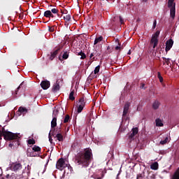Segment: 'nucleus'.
<instances>
[{
	"instance_id": "obj_1",
	"label": "nucleus",
	"mask_w": 179,
	"mask_h": 179,
	"mask_svg": "<svg viewBox=\"0 0 179 179\" xmlns=\"http://www.w3.org/2000/svg\"><path fill=\"white\" fill-rule=\"evenodd\" d=\"M93 159L92 150L90 148L80 151L75 157V162L83 167H88Z\"/></svg>"
},
{
	"instance_id": "obj_2",
	"label": "nucleus",
	"mask_w": 179,
	"mask_h": 179,
	"mask_svg": "<svg viewBox=\"0 0 179 179\" xmlns=\"http://www.w3.org/2000/svg\"><path fill=\"white\" fill-rule=\"evenodd\" d=\"M160 32L159 30L156 31V33L152 35V38L150 40V48H152V50L157 48L159 44V36Z\"/></svg>"
},
{
	"instance_id": "obj_3",
	"label": "nucleus",
	"mask_w": 179,
	"mask_h": 179,
	"mask_svg": "<svg viewBox=\"0 0 179 179\" xmlns=\"http://www.w3.org/2000/svg\"><path fill=\"white\" fill-rule=\"evenodd\" d=\"M20 134H15L10 131H7L4 133L5 141H13V140H20Z\"/></svg>"
},
{
	"instance_id": "obj_4",
	"label": "nucleus",
	"mask_w": 179,
	"mask_h": 179,
	"mask_svg": "<svg viewBox=\"0 0 179 179\" xmlns=\"http://www.w3.org/2000/svg\"><path fill=\"white\" fill-rule=\"evenodd\" d=\"M87 101L85 99L84 96H81L78 102V109L77 112L78 113H81L83 110V108L85 107Z\"/></svg>"
},
{
	"instance_id": "obj_5",
	"label": "nucleus",
	"mask_w": 179,
	"mask_h": 179,
	"mask_svg": "<svg viewBox=\"0 0 179 179\" xmlns=\"http://www.w3.org/2000/svg\"><path fill=\"white\" fill-rule=\"evenodd\" d=\"M67 167V164H66L64 158H60L57 160L56 164V169L63 171L64 169Z\"/></svg>"
},
{
	"instance_id": "obj_6",
	"label": "nucleus",
	"mask_w": 179,
	"mask_h": 179,
	"mask_svg": "<svg viewBox=\"0 0 179 179\" xmlns=\"http://www.w3.org/2000/svg\"><path fill=\"white\" fill-rule=\"evenodd\" d=\"M131 107V102L127 101L123 107V115H122V119L127 120L128 117L126 118L127 115L129 113V108Z\"/></svg>"
},
{
	"instance_id": "obj_7",
	"label": "nucleus",
	"mask_w": 179,
	"mask_h": 179,
	"mask_svg": "<svg viewBox=\"0 0 179 179\" xmlns=\"http://www.w3.org/2000/svg\"><path fill=\"white\" fill-rule=\"evenodd\" d=\"M62 123L59 126L55 127L53 129H51V136H55L56 135L62 133Z\"/></svg>"
},
{
	"instance_id": "obj_8",
	"label": "nucleus",
	"mask_w": 179,
	"mask_h": 179,
	"mask_svg": "<svg viewBox=\"0 0 179 179\" xmlns=\"http://www.w3.org/2000/svg\"><path fill=\"white\" fill-rule=\"evenodd\" d=\"M101 53L98 52L97 50L94 49V50L90 55V59L92 62L96 60L95 57L100 56Z\"/></svg>"
},
{
	"instance_id": "obj_9",
	"label": "nucleus",
	"mask_w": 179,
	"mask_h": 179,
	"mask_svg": "<svg viewBox=\"0 0 179 179\" xmlns=\"http://www.w3.org/2000/svg\"><path fill=\"white\" fill-rule=\"evenodd\" d=\"M173 45V39H169L166 41V47H165V51L166 52H168L169 50H170Z\"/></svg>"
},
{
	"instance_id": "obj_10",
	"label": "nucleus",
	"mask_w": 179,
	"mask_h": 179,
	"mask_svg": "<svg viewBox=\"0 0 179 179\" xmlns=\"http://www.w3.org/2000/svg\"><path fill=\"white\" fill-rule=\"evenodd\" d=\"M41 87L43 90H48V89H49L50 87V81H48V80L42 81L41 83Z\"/></svg>"
},
{
	"instance_id": "obj_11",
	"label": "nucleus",
	"mask_w": 179,
	"mask_h": 179,
	"mask_svg": "<svg viewBox=\"0 0 179 179\" xmlns=\"http://www.w3.org/2000/svg\"><path fill=\"white\" fill-rule=\"evenodd\" d=\"M19 140L20 139H13V141L8 145V147L10 148L18 147L20 145Z\"/></svg>"
},
{
	"instance_id": "obj_12",
	"label": "nucleus",
	"mask_w": 179,
	"mask_h": 179,
	"mask_svg": "<svg viewBox=\"0 0 179 179\" xmlns=\"http://www.w3.org/2000/svg\"><path fill=\"white\" fill-rule=\"evenodd\" d=\"M22 169V165L20 164V162H16L15 164L13 165V171H20Z\"/></svg>"
},
{
	"instance_id": "obj_13",
	"label": "nucleus",
	"mask_w": 179,
	"mask_h": 179,
	"mask_svg": "<svg viewBox=\"0 0 179 179\" xmlns=\"http://www.w3.org/2000/svg\"><path fill=\"white\" fill-rule=\"evenodd\" d=\"M59 89H60L59 82V80H57L56 83L52 86V91L53 92H57L59 90Z\"/></svg>"
},
{
	"instance_id": "obj_14",
	"label": "nucleus",
	"mask_w": 179,
	"mask_h": 179,
	"mask_svg": "<svg viewBox=\"0 0 179 179\" xmlns=\"http://www.w3.org/2000/svg\"><path fill=\"white\" fill-rule=\"evenodd\" d=\"M57 115H55V117L52 118V120L51 121V129H52V130H53L54 128H55L57 127Z\"/></svg>"
},
{
	"instance_id": "obj_15",
	"label": "nucleus",
	"mask_w": 179,
	"mask_h": 179,
	"mask_svg": "<svg viewBox=\"0 0 179 179\" xmlns=\"http://www.w3.org/2000/svg\"><path fill=\"white\" fill-rule=\"evenodd\" d=\"M59 50H60L59 48H57V49H56V50L50 52V60H53L55 58L57 55H58Z\"/></svg>"
},
{
	"instance_id": "obj_16",
	"label": "nucleus",
	"mask_w": 179,
	"mask_h": 179,
	"mask_svg": "<svg viewBox=\"0 0 179 179\" xmlns=\"http://www.w3.org/2000/svg\"><path fill=\"white\" fill-rule=\"evenodd\" d=\"M43 15L44 17H48V19H50V17H54V14H52L51 10L45 11Z\"/></svg>"
},
{
	"instance_id": "obj_17",
	"label": "nucleus",
	"mask_w": 179,
	"mask_h": 179,
	"mask_svg": "<svg viewBox=\"0 0 179 179\" xmlns=\"http://www.w3.org/2000/svg\"><path fill=\"white\" fill-rule=\"evenodd\" d=\"M176 16V3L171 8V17L173 20Z\"/></svg>"
},
{
	"instance_id": "obj_18",
	"label": "nucleus",
	"mask_w": 179,
	"mask_h": 179,
	"mask_svg": "<svg viewBox=\"0 0 179 179\" xmlns=\"http://www.w3.org/2000/svg\"><path fill=\"white\" fill-rule=\"evenodd\" d=\"M27 157H36V154L34 153V150H31V149H28L27 150Z\"/></svg>"
},
{
	"instance_id": "obj_19",
	"label": "nucleus",
	"mask_w": 179,
	"mask_h": 179,
	"mask_svg": "<svg viewBox=\"0 0 179 179\" xmlns=\"http://www.w3.org/2000/svg\"><path fill=\"white\" fill-rule=\"evenodd\" d=\"M53 137L57 138V140L60 141V142L64 141V136H63V134L62 133L56 134Z\"/></svg>"
},
{
	"instance_id": "obj_20",
	"label": "nucleus",
	"mask_w": 179,
	"mask_h": 179,
	"mask_svg": "<svg viewBox=\"0 0 179 179\" xmlns=\"http://www.w3.org/2000/svg\"><path fill=\"white\" fill-rule=\"evenodd\" d=\"M164 62H163V64L165 65H171V58H166V57H162Z\"/></svg>"
},
{
	"instance_id": "obj_21",
	"label": "nucleus",
	"mask_w": 179,
	"mask_h": 179,
	"mask_svg": "<svg viewBox=\"0 0 179 179\" xmlns=\"http://www.w3.org/2000/svg\"><path fill=\"white\" fill-rule=\"evenodd\" d=\"M155 122H156V126L157 127H163V126H164V124L163 123L162 119H160V118H157Z\"/></svg>"
},
{
	"instance_id": "obj_22",
	"label": "nucleus",
	"mask_w": 179,
	"mask_h": 179,
	"mask_svg": "<svg viewBox=\"0 0 179 179\" xmlns=\"http://www.w3.org/2000/svg\"><path fill=\"white\" fill-rule=\"evenodd\" d=\"M171 179H179V167L174 172L173 175L171 177Z\"/></svg>"
},
{
	"instance_id": "obj_23",
	"label": "nucleus",
	"mask_w": 179,
	"mask_h": 179,
	"mask_svg": "<svg viewBox=\"0 0 179 179\" xmlns=\"http://www.w3.org/2000/svg\"><path fill=\"white\" fill-rule=\"evenodd\" d=\"M50 12L52 15H57L58 17L59 16V9L57 8H52L50 9Z\"/></svg>"
},
{
	"instance_id": "obj_24",
	"label": "nucleus",
	"mask_w": 179,
	"mask_h": 179,
	"mask_svg": "<svg viewBox=\"0 0 179 179\" xmlns=\"http://www.w3.org/2000/svg\"><path fill=\"white\" fill-rule=\"evenodd\" d=\"M151 169L152 170H157L159 169V164L158 162H155L150 166Z\"/></svg>"
},
{
	"instance_id": "obj_25",
	"label": "nucleus",
	"mask_w": 179,
	"mask_h": 179,
	"mask_svg": "<svg viewBox=\"0 0 179 179\" xmlns=\"http://www.w3.org/2000/svg\"><path fill=\"white\" fill-rule=\"evenodd\" d=\"M159 101H155L153 103H152V108L155 109V110H157L159 108Z\"/></svg>"
},
{
	"instance_id": "obj_26",
	"label": "nucleus",
	"mask_w": 179,
	"mask_h": 179,
	"mask_svg": "<svg viewBox=\"0 0 179 179\" xmlns=\"http://www.w3.org/2000/svg\"><path fill=\"white\" fill-rule=\"evenodd\" d=\"M41 149L38 145H34L32 148V151L35 152H41Z\"/></svg>"
},
{
	"instance_id": "obj_27",
	"label": "nucleus",
	"mask_w": 179,
	"mask_h": 179,
	"mask_svg": "<svg viewBox=\"0 0 179 179\" xmlns=\"http://www.w3.org/2000/svg\"><path fill=\"white\" fill-rule=\"evenodd\" d=\"M175 0H169L168 1V7L169 8H172V7L174 6V4H176V3L174 2Z\"/></svg>"
},
{
	"instance_id": "obj_28",
	"label": "nucleus",
	"mask_w": 179,
	"mask_h": 179,
	"mask_svg": "<svg viewBox=\"0 0 179 179\" xmlns=\"http://www.w3.org/2000/svg\"><path fill=\"white\" fill-rule=\"evenodd\" d=\"M103 40V36H100L99 38H96L94 41V45H96L97 43L101 42Z\"/></svg>"
},
{
	"instance_id": "obj_29",
	"label": "nucleus",
	"mask_w": 179,
	"mask_h": 179,
	"mask_svg": "<svg viewBox=\"0 0 179 179\" xmlns=\"http://www.w3.org/2000/svg\"><path fill=\"white\" fill-rule=\"evenodd\" d=\"M74 93H75V90H74L71 91V92H70L69 99L71 100V101H73V100L76 99L75 96H73Z\"/></svg>"
},
{
	"instance_id": "obj_30",
	"label": "nucleus",
	"mask_w": 179,
	"mask_h": 179,
	"mask_svg": "<svg viewBox=\"0 0 179 179\" xmlns=\"http://www.w3.org/2000/svg\"><path fill=\"white\" fill-rule=\"evenodd\" d=\"M78 55L81 56L80 59H85L87 58V56L85 52H83L82 50L78 53Z\"/></svg>"
},
{
	"instance_id": "obj_31",
	"label": "nucleus",
	"mask_w": 179,
	"mask_h": 179,
	"mask_svg": "<svg viewBox=\"0 0 179 179\" xmlns=\"http://www.w3.org/2000/svg\"><path fill=\"white\" fill-rule=\"evenodd\" d=\"M20 88H22V90H24L26 89V83L24 82H22L19 87H17V91L20 90Z\"/></svg>"
},
{
	"instance_id": "obj_32",
	"label": "nucleus",
	"mask_w": 179,
	"mask_h": 179,
	"mask_svg": "<svg viewBox=\"0 0 179 179\" xmlns=\"http://www.w3.org/2000/svg\"><path fill=\"white\" fill-rule=\"evenodd\" d=\"M25 173H22V175H19L16 177L17 179H27V176L24 175Z\"/></svg>"
},
{
	"instance_id": "obj_33",
	"label": "nucleus",
	"mask_w": 179,
	"mask_h": 179,
	"mask_svg": "<svg viewBox=\"0 0 179 179\" xmlns=\"http://www.w3.org/2000/svg\"><path fill=\"white\" fill-rule=\"evenodd\" d=\"M35 143H36V141L34 138L27 140V144L29 145H35Z\"/></svg>"
},
{
	"instance_id": "obj_34",
	"label": "nucleus",
	"mask_w": 179,
	"mask_h": 179,
	"mask_svg": "<svg viewBox=\"0 0 179 179\" xmlns=\"http://www.w3.org/2000/svg\"><path fill=\"white\" fill-rule=\"evenodd\" d=\"M64 20H65L66 22L71 21V15L70 14L66 15V16L64 17Z\"/></svg>"
},
{
	"instance_id": "obj_35",
	"label": "nucleus",
	"mask_w": 179,
	"mask_h": 179,
	"mask_svg": "<svg viewBox=\"0 0 179 179\" xmlns=\"http://www.w3.org/2000/svg\"><path fill=\"white\" fill-rule=\"evenodd\" d=\"M18 111L20 113H27V109H26V108L24 107H22L20 106L18 109Z\"/></svg>"
},
{
	"instance_id": "obj_36",
	"label": "nucleus",
	"mask_w": 179,
	"mask_h": 179,
	"mask_svg": "<svg viewBox=\"0 0 179 179\" xmlns=\"http://www.w3.org/2000/svg\"><path fill=\"white\" fill-rule=\"evenodd\" d=\"M5 132H8V131L6 130L4 127H3L2 129H0L1 140H2V136L4 138V133H5Z\"/></svg>"
},
{
	"instance_id": "obj_37",
	"label": "nucleus",
	"mask_w": 179,
	"mask_h": 179,
	"mask_svg": "<svg viewBox=\"0 0 179 179\" xmlns=\"http://www.w3.org/2000/svg\"><path fill=\"white\" fill-rule=\"evenodd\" d=\"M157 78H159L160 83L164 82V78L162 76L160 72H157Z\"/></svg>"
},
{
	"instance_id": "obj_38",
	"label": "nucleus",
	"mask_w": 179,
	"mask_h": 179,
	"mask_svg": "<svg viewBox=\"0 0 179 179\" xmlns=\"http://www.w3.org/2000/svg\"><path fill=\"white\" fill-rule=\"evenodd\" d=\"M169 141V137H166L164 140L161 141L160 143L162 145H166V143Z\"/></svg>"
},
{
	"instance_id": "obj_39",
	"label": "nucleus",
	"mask_w": 179,
	"mask_h": 179,
	"mask_svg": "<svg viewBox=\"0 0 179 179\" xmlns=\"http://www.w3.org/2000/svg\"><path fill=\"white\" fill-rule=\"evenodd\" d=\"M66 168H67V169L69 170V171L66 172L67 174L72 173V171H73V167L72 166H71L70 165H69V166L67 165L66 166Z\"/></svg>"
},
{
	"instance_id": "obj_40",
	"label": "nucleus",
	"mask_w": 179,
	"mask_h": 179,
	"mask_svg": "<svg viewBox=\"0 0 179 179\" xmlns=\"http://www.w3.org/2000/svg\"><path fill=\"white\" fill-rule=\"evenodd\" d=\"M70 121V116L69 115H66L65 118L64 120V124H66Z\"/></svg>"
},
{
	"instance_id": "obj_41",
	"label": "nucleus",
	"mask_w": 179,
	"mask_h": 179,
	"mask_svg": "<svg viewBox=\"0 0 179 179\" xmlns=\"http://www.w3.org/2000/svg\"><path fill=\"white\" fill-rule=\"evenodd\" d=\"M62 58L64 59H67L69 58V52L66 51L64 52V55H62Z\"/></svg>"
},
{
	"instance_id": "obj_42",
	"label": "nucleus",
	"mask_w": 179,
	"mask_h": 179,
	"mask_svg": "<svg viewBox=\"0 0 179 179\" xmlns=\"http://www.w3.org/2000/svg\"><path fill=\"white\" fill-rule=\"evenodd\" d=\"M140 178H145V172H142L141 173H139V175H137V179Z\"/></svg>"
},
{
	"instance_id": "obj_43",
	"label": "nucleus",
	"mask_w": 179,
	"mask_h": 179,
	"mask_svg": "<svg viewBox=\"0 0 179 179\" xmlns=\"http://www.w3.org/2000/svg\"><path fill=\"white\" fill-rule=\"evenodd\" d=\"M100 68H101L100 66H98L95 67V69H94V75H96L97 73L99 72Z\"/></svg>"
},
{
	"instance_id": "obj_44",
	"label": "nucleus",
	"mask_w": 179,
	"mask_h": 179,
	"mask_svg": "<svg viewBox=\"0 0 179 179\" xmlns=\"http://www.w3.org/2000/svg\"><path fill=\"white\" fill-rule=\"evenodd\" d=\"M132 132H133V134H134L135 136L137 135V134L138 133V127L133 128Z\"/></svg>"
},
{
	"instance_id": "obj_45",
	"label": "nucleus",
	"mask_w": 179,
	"mask_h": 179,
	"mask_svg": "<svg viewBox=\"0 0 179 179\" xmlns=\"http://www.w3.org/2000/svg\"><path fill=\"white\" fill-rule=\"evenodd\" d=\"M51 135H52V131L50 130V132L49 133V135H48V138H49V141L50 142V143H52L53 139H52Z\"/></svg>"
},
{
	"instance_id": "obj_46",
	"label": "nucleus",
	"mask_w": 179,
	"mask_h": 179,
	"mask_svg": "<svg viewBox=\"0 0 179 179\" xmlns=\"http://www.w3.org/2000/svg\"><path fill=\"white\" fill-rule=\"evenodd\" d=\"M103 177H104V173L103 172H101V177L95 176V177H94V179H102V178H103Z\"/></svg>"
},
{
	"instance_id": "obj_47",
	"label": "nucleus",
	"mask_w": 179,
	"mask_h": 179,
	"mask_svg": "<svg viewBox=\"0 0 179 179\" xmlns=\"http://www.w3.org/2000/svg\"><path fill=\"white\" fill-rule=\"evenodd\" d=\"M48 31L50 32H54L55 31V27H49Z\"/></svg>"
},
{
	"instance_id": "obj_48",
	"label": "nucleus",
	"mask_w": 179,
	"mask_h": 179,
	"mask_svg": "<svg viewBox=\"0 0 179 179\" xmlns=\"http://www.w3.org/2000/svg\"><path fill=\"white\" fill-rule=\"evenodd\" d=\"M157 26V20H155L152 25V29H155Z\"/></svg>"
},
{
	"instance_id": "obj_49",
	"label": "nucleus",
	"mask_w": 179,
	"mask_h": 179,
	"mask_svg": "<svg viewBox=\"0 0 179 179\" xmlns=\"http://www.w3.org/2000/svg\"><path fill=\"white\" fill-rule=\"evenodd\" d=\"M119 19H120V22L121 24H124V20L122 19V17L121 16H120Z\"/></svg>"
},
{
	"instance_id": "obj_50",
	"label": "nucleus",
	"mask_w": 179,
	"mask_h": 179,
	"mask_svg": "<svg viewBox=\"0 0 179 179\" xmlns=\"http://www.w3.org/2000/svg\"><path fill=\"white\" fill-rule=\"evenodd\" d=\"M134 136H135V134H134V132L132 131V133L130 135H129V138L130 139H131V138H133L134 137Z\"/></svg>"
},
{
	"instance_id": "obj_51",
	"label": "nucleus",
	"mask_w": 179,
	"mask_h": 179,
	"mask_svg": "<svg viewBox=\"0 0 179 179\" xmlns=\"http://www.w3.org/2000/svg\"><path fill=\"white\" fill-rule=\"evenodd\" d=\"M107 50H108V52L109 53H111V52H112L111 47H110V46H108Z\"/></svg>"
},
{
	"instance_id": "obj_52",
	"label": "nucleus",
	"mask_w": 179,
	"mask_h": 179,
	"mask_svg": "<svg viewBox=\"0 0 179 179\" xmlns=\"http://www.w3.org/2000/svg\"><path fill=\"white\" fill-rule=\"evenodd\" d=\"M67 13H68V10H64V11H63V10H61V13L62 14V15H64V14H67Z\"/></svg>"
},
{
	"instance_id": "obj_53",
	"label": "nucleus",
	"mask_w": 179,
	"mask_h": 179,
	"mask_svg": "<svg viewBox=\"0 0 179 179\" xmlns=\"http://www.w3.org/2000/svg\"><path fill=\"white\" fill-rule=\"evenodd\" d=\"M141 89H145V83H141Z\"/></svg>"
},
{
	"instance_id": "obj_54",
	"label": "nucleus",
	"mask_w": 179,
	"mask_h": 179,
	"mask_svg": "<svg viewBox=\"0 0 179 179\" xmlns=\"http://www.w3.org/2000/svg\"><path fill=\"white\" fill-rule=\"evenodd\" d=\"M30 169H31V167H30V166L29 165H28L27 166V169L28 170V172H27V173H30Z\"/></svg>"
},
{
	"instance_id": "obj_55",
	"label": "nucleus",
	"mask_w": 179,
	"mask_h": 179,
	"mask_svg": "<svg viewBox=\"0 0 179 179\" xmlns=\"http://www.w3.org/2000/svg\"><path fill=\"white\" fill-rule=\"evenodd\" d=\"M120 49H121V46H116V47H115V50H120Z\"/></svg>"
},
{
	"instance_id": "obj_56",
	"label": "nucleus",
	"mask_w": 179,
	"mask_h": 179,
	"mask_svg": "<svg viewBox=\"0 0 179 179\" xmlns=\"http://www.w3.org/2000/svg\"><path fill=\"white\" fill-rule=\"evenodd\" d=\"M59 111L58 110H54L53 111V115L56 114H58Z\"/></svg>"
},
{
	"instance_id": "obj_57",
	"label": "nucleus",
	"mask_w": 179,
	"mask_h": 179,
	"mask_svg": "<svg viewBox=\"0 0 179 179\" xmlns=\"http://www.w3.org/2000/svg\"><path fill=\"white\" fill-rule=\"evenodd\" d=\"M108 2H110V3H113V2H114L115 0H107Z\"/></svg>"
},
{
	"instance_id": "obj_58",
	"label": "nucleus",
	"mask_w": 179,
	"mask_h": 179,
	"mask_svg": "<svg viewBox=\"0 0 179 179\" xmlns=\"http://www.w3.org/2000/svg\"><path fill=\"white\" fill-rule=\"evenodd\" d=\"M10 176L9 174H8L6 177L7 179H8Z\"/></svg>"
},
{
	"instance_id": "obj_59",
	"label": "nucleus",
	"mask_w": 179,
	"mask_h": 179,
	"mask_svg": "<svg viewBox=\"0 0 179 179\" xmlns=\"http://www.w3.org/2000/svg\"><path fill=\"white\" fill-rule=\"evenodd\" d=\"M127 55H131V50L128 51Z\"/></svg>"
},
{
	"instance_id": "obj_60",
	"label": "nucleus",
	"mask_w": 179,
	"mask_h": 179,
	"mask_svg": "<svg viewBox=\"0 0 179 179\" xmlns=\"http://www.w3.org/2000/svg\"><path fill=\"white\" fill-rule=\"evenodd\" d=\"M142 1H143V2H147L148 1V0H141Z\"/></svg>"
},
{
	"instance_id": "obj_61",
	"label": "nucleus",
	"mask_w": 179,
	"mask_h": 179,
	"mask_svg": "<svg viewBox=\"0 0 179 179\" xmlns=\"http://www.w3.org/2000/svg\"><path fill=\"white\" fill-rule=\"evenodd\" d=\"M93 115L92 112L90 113V116H92Z\"/></svg>"
},
{
	"instance_id": "obj_62",
	"label": "nucleus",
	"mask_w": 179,
	"mask_h": 179,
	"mask_svg": "<svg viewBox=\"0 0 179 179\" xmlns=\"http://www.w3.org/2000/svg\"><path fill=\"white\" fill-rule=\"evenodd\" d=\"M64 173H66V170L64 171Z\"/></svg>"
},
{
	"instance_id": "obj_63",
	"label": "nucleus",
	"mask_w": 179,
	"mask_h": 179,
	"mask_svg": "<svg viewBox=\"0 0 179 179\" xmlns=\"http://www.w3.org/2000/svg\"><path fill=\"white\" fill-rule=\"evenodd\" d=\"M50 7H52L53 6L52 5V4H50Z\"/></svg>"
},
{
	"instance_id": "obj_64",
	"label": "nucleus",
	"mask_w": 179,
	"mask_h": 179,
	"mask_svg": "<svg viewBox=\"0 0 179 179\" xmlns=\"http://www.w3.org/2000/svg\"><path fill=\"white\" fill-rule=\"evenodd\" d=\"M178 22H179V17H178Z\"/></svg>"
}]
</instances>
